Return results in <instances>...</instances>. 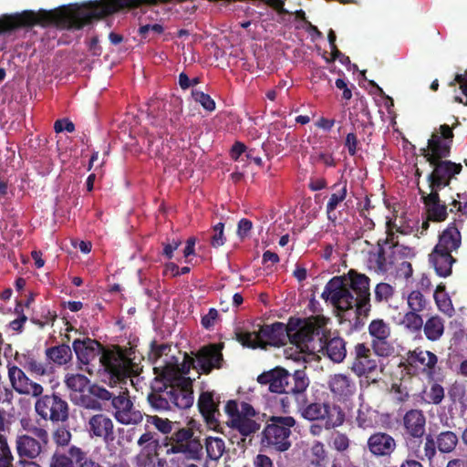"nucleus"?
<instances>
[{
  "label": "nucleus",
  "mask_w": 467,
  "mask_h": 467,
  "mask_svg": "<svg viewBox=\"0 0 467 467\" xmlns=\"http://www.w3.org/2000/svg\"><path fill=\"white\" fill-rule=\"evenodd\" d=\"M407 363L415 372L433 379L437 372L438 357L433 352L419 347L407 353Z\"/></svg>",
  "instance_id": "14"
},
{
  "label": "nucleus",
  "mask_w": 467,
  "mask_h": 467,
  "mask_svg": "<svg viewBox=\"0 0 467 467\" xmlns=\"http://www.w3.org/2000/svg\"><path fill=\"white\" fill-rule=\"evenodd\" d=\"M72 348L78 361L84 365H88L98 357H100L106 349L100 342L89 337L75 339L72 343Z\"/></svg>",
  "instance_id": "22"
},
{
  "label": "nucleus",
  "mask_w": 467,
  "mask_h": 467,
  "mask_svg": "<svg viewBox=\"0 0 467 467\" xmlns=\"http://www.w3.org/2000/svg\"><path fill=\"white\" fill-rule=\"evenodd\" d=\"M328 388L338 401L348 400L356 392V383L350 376L337 373L330 376L327 382Z\"/></svg>",
  "instance_id": "23"
},
{
  "label": "nucleus",
  "mask_w": 467,
  "mask_h": 467,
  "mask_svg": "<svg viewBox=\"0 0 467 467\" xmlns=\"http://www.w3.org/2000/svg\"><path fill=\"white\" fill-rule=\"evenodd\" d=\"M394 295V286L388 283L380 282L374 288V302L376 304L388 303Z\"/></svg>",
  "instance_id": "42"
},
{
  "label": "nucleus",
  "mask_w": 467,
  "mask_h": 467,
  "mask_svg": "<svg viewBox=\"0 0 467 467\" xmlns=\"http://www.w3.org/2000/svg\"><path fill=\"white\" fill-rule=\"evenodd\" d=\"M332 189L337 191L330 195L326 206V213L327 220L335 223L338 218L337 209L348 196L347 181L335 183Z\"/></svg>",
  "instance_id": "28"
},
{
  "label": "nucleus",
  "mask_w": 467,
  "mask_h": 467,
  "mask_svg": "<svg viewBox=\"0 0 467 467\" xmlns=\"http://www.w3.org/2000/svg\"><path fill=\"white\" fill-rule=\"evenodd\" d=\"M227 424L232 430L238 431L244 437L256 433L261 428V424L256 420L241 416H237L236 419L228 420Z\"/></svg>",
  "instance_id": "32"
},
{
  "label": "nucleus",
  "mask_w": 467,
  "mask_h": 467,
  "mask_svg": "<svg viewBox=\"0 0 467 467\" xmlns=\"http://www.w3.org/2000/svg\"><path fill=\"white\" fill-rule=\"evenodd\" d=\"M445 398L444 388L438 382L424 387L420 393L421 401L429 405H440Z\"/></svg>",
  "instance_id": "33"
},
{
  "label": "nucleus",
  "mask_w": 467,
  "mask_h": 467,
  "mask_svg": "<svg viewBox=\"0 0 467 467\" xmlns=\"http://www.w3.org/2000/svg\"><path fill=\"white\" fill-rule=\"evenodd\" d=\"M67 454L75 459L77 467H103L99 462L89 457L87 451L76 445L68 448Z\"/></svg>",
  "instance_id": "37"
},
{
  "label": "nucleus",
  "mask_w": 467,
  "mask_h": 467,
  "mask_svg": "<svg viewBox=\"0 0 467 467\" xmlns=\"http://www.w3.org/2000/svg\"><path fill=\"white\" fill-rule=\"evenodd\" d=\"M438 451H439V449H438V445H437V442H436L434 437L432 435L429 434L425 437V441H424V444H423V454L420 455V454L416 453L415 455H416L417 459L423 461V462L426 461L431 465L433 463Z\"/></svg>",
  "instance_id": "39"
},
{
  "label": "nucleus",
  "mask_w": 467,
  "mask_h": 467,
  "mask_svg": "<svg viewBox=\"0 0 467 467\" xmlns=\"http://www.w3.org/2000/svg\"><path fill=\"white\" fill-rule=\"evenodd\" d=\"M439 452L442 454H450L455 451L459 445V437L456 432L452 431H441L434 437Z\"/></svg>",
  "instance_id": "31"
},
{
  "label": "nucleus",
  "mask_w": 467,
  "mask_h": 467,
  "mask_svg": "<svg viewBox=\"0 0 467 467\" xmlns=\"http://www.w3.org/2000/svg\"><path fill=\"white\" fill-rule=\"evenodd\" d=\"M207 457L213 461H218L225 451V443L219 437H207L205 439Z\"/></svg>",
  "instance_id": "38"
},
{
  "label": "nucleus",
  "mask_w": 467,
  "mask_h": 467,
  "mask_svg": "<svg viewBox=\"0 0 467 467\" xmlns=\"http://www.w3.org/2000/svg\"><path fill=\"white\" fill-rule=\"evenodd\" d=\"M114 427L111 418L101 412L89 417L86 424L87 431L91 438L100 439L106 443L115 440Z\"/></svg>",
  "instance_id": "16"
},
{
  "label": "nucleus",
  "mask_w": 467,
  "mask_h": 467,
  "mask_svg": "<svg viewBox=\"0 0 467 467\" xmlns=\"http://www.w3.org/2000/svg\"><path fill=\"white\" fill-rule=\"evenodd\" d=\"M99 362L110 378L118 381L125 382L128 378L137 374L136 363L119 347L106 348L99 357Z\"/></svg>",
  "instance_id": "9"
},
{
  "label": "nucleus",
  "mask_w": 467,
  "mask_h": 467,
  "mask_svg": "<svg viewBox=\"0 0 467 467\" xmlns=\"http://www.w3.org/2000/svg\"><path fill=\"white\" fill-rule=\"evenodd\" d=\"M191 368H193L196 370V360L195 357L191 353H184L183 360L181 364L177 365V370L180 374L179 376L185 377L187 375ZM171 376H178L176 373L171 374Z\"/></svg>",
  "instance_id": "52"
},
{
  "label": "nucleus",
  "mask_w": 467,
  "mask_h": 467,
  "mask_svg": "<svg viewBox=\"0 0 467 467\" xmlns=\"http://www.w3.org/2000/svg\"><path fill=\"white\" fill-rule=\"evenodd\" d=\"M75 459L57 450L50 459V467H75Z\"/></svg>",
  "instance_id": "49"
},
{
  "label": "nucleus",
  "mask_w": 467,
  "mask_h": 467,
  "mask_svg": "<svg viewBox=\"0 0 467 467\" xmlns=\"http://www.w3.org/2000/svg\"><path fill=\"white\" fill-rule=\"evenodd\" d=\"M156 434L151 431H146L140 435L137 444L143 447V450H147L149 452L155 450L159 446V441L156 439Z\"/></svg>",
  "instance_id": "53"
},
{
  "label": "nucleus",
  "mask_w": 467,
  "mask_h": 467,
  "mask_svg": "<svg viewBox=\"0 0 467 467\" xmlns=\"http://www.w3.org/2000/svg\"><path fill=\"white\" fill-rule=\"evenodd\" d=\"M197 405L207 424L211 428H215L219 422L218 418L221 416L220 397H215L213 391H202L199 396Z\"/></svg>",
  "instance_id": "20"
},
{
  "label": "nucleus",
  "mask_w": 467,
  "mask_h": 467,
  "mask_svg": "<svg viewBox=\"0 0 467 467\" xmlns=\"http://www.w3.org/2000/svg\"><path fill=\"white\" fill-rule=\"evenodd\" d=\"M418 313L409 311L403 317L401 323L411 332H418L423 327V319Z\"/></svg>",
  "instance_id": "46"
},
{
  "label": "nucleus",
  "mask_w": 467,
  "mask_h": 467,
  "mask_svg": "<svg viewBox=\"0 0 467 467\" xmlns=\"http://www.w3.org/2000/svg\"><path fill=\"white\" fill-rule=\"evenodd\" d=\"M164 32V27L158 23H143L140 21L138 33L142 39L150 41L155 36H160Z\"/></svg>",
  "instance_id": "44"
},
{
  "label": "nucleus",
  "mask_w": 467,
  "mask_h": 467,
  "mask_svg": "<svg viewBox=\"0 0 467 467\" xmlns=\"http://www.w3.org/2000/svg\"><path fill=\"white\" fill-rule=\"evenodd\" d=\"M223 348V343H211L195 352L192 351L196 360V371L199 374L209 375L213 369L222 368L224 361Z\"/></svg>",
  "instance_id": "13"
},
{
  "label": "nucleus",
  "mask_w": 467,
  "mask_h": 467,
  "mask_svg": "<svg viewBox=\"0 0 467 467\" xmlns=\"http://www.w3.org/2000/svg\"><path fill=\"white\" fill-rule=\"evenodd\" d=\"M302 410V416L308 420H325L327 416V403L326 402H311L307 404H298Z\"/></svg>",
  "instance_id": "34"
},
{
  "label": "nucleus",
  "mask_w": 467,
  "mask_h": 467,
  "mask_svg": "<svg viewBox=\"0 0 467 467\" xmlns=\"http://www.w3.org/2000/svg\"><path fill=\"white\" fill-rule=\"evenodd\" d=\"M14 460L6 436L0 433V467H14Z\"/></svg>",
  "instance_id": "45"
},
{
  "label": "nucleus",
  "mask_w": 467,
  "mask_h": 467,
  "mask_svg": "<svg viewBox=\"0 0 467 467\" xmlns=\"http://www.w3.org/2000/svg\"><path fill=\"white\" fill-rule=\"evenodd\" d=\"M35 403V411L44 420L52 422H64L69 416V407L66 400L58 393L43 395L36 397Z\"/></svg>",
  "instance_id": "11"
},
{
  "label": "nucleus",
  "mask_w": 467,
  "mask_h": 467,
  "mask_svg": "<svg viewBox=\"0 0 467 467\" xmlns=\"http://www.w3.org/2000/svg\"><path fill=\"white\" fill-rule=\"evenodd\" d=\"M193 436V431L189 428H182L174 431L171 437V440L176 443H186Z\"/></svg>",
  "instance_id": "60"
},
{
  "label": "nucleus",
  "mask_w": 467,
  "mask_h": 467,
  "mask_svg": "<svg viewBox=\"0 0 467 467\" xmlns=\"http://www.w3.org/2000/svg\"><path fill=\"white\" fill-rule=\"evenodd\" d=\"M193 380L189 377L171 376L165 371L162 379L155 378L152 385L159 387L161 395L174 408L187 410L193 404Z\"/></svg>",
  "instance_id": "7"
},
{
  "label": "nucleus",
  "mask_w": 467,
  "mask_h": 467,
  "mask_svg": "<svg viewBox=\"0 0 467 467\" xmlns=\"http://www.w3.org/2000/svg\"><path fill=\"white\" fill-rule=\"evenodd\" d=\"M113 0H97L89 2L84 8L63 7L50 11L25 10L21 13L3 15L0 16V35L11 34L22 27L55 26L62 29L79 30L99 19L114 14Z\"/></svg>",
  "instance_id": "1"
},
{
  "label": "nucleus",
  "mask_w": 467,
  "mask_h": 467,
  "mask_svg": "<svg viewBox=\"0 0 467 467\" xmlns=\"http://www.w3.org/2000/svg\"><path fill=\"white\" fill-rule=\"evenodd\" d=\"M90 385L88 387V394H81L78 400V405L85 409L100 411L102 410V405L99 402L100 399L90 392Z\"/></svg>",
  "instance_id": "47"
},
{
  "label": "nucleus",
  "mask_w": 467,
  "mask_h": 467,
  "mask_svg": "<svg viewBox=\"0 0 467 467\" xmlns=\"http://www.w3.org/2000/svg\"><path fill=\"white\" fill-rule=\"evenodd\" d=\"M296 421L292 416H271L261 432L260 444L263 448L284 452L290 449L291 429Z\"/></svg>",
  "instance_id": "8"
},
{
  "label": "nucleus",
  "mask_w": 467,
  "mask_h": 467,
  "mask_svg": "<svg viewBox=\"0 0 467 467\" xmlns=\"http://www.w3.org/2000/svg\"><path fill=\"white\" fill-rule=\"evenodd\" d=\"M310 326L308 317H290L287 324L278 321L270 325L265 324L257 332H236V339L244 347L254 349L265 348L266 346L280 347L289 341L302 351Z\"/></svg>",
  "instance_id": "4"
},
{
  "label": "nucleus",
  "mask_w": 467,
  "mask_h": 467,
  "mask_svg": "<svg viewBox=\"0 0 467 467\" xmlns=\"http://www.w3.org/2000/svg\"><path fill=\"white\" fill-rule=\"evenodd\" d=\"M182 239L181 238H170L167 237L166 241L162 243L163 250H162V255L171 260L173 257V252L179 248V246L182 244Z\"/></svg>",
  "instance_id": "55"
},
{
  "label": "nucleus",
  "mask_w": 467,
  "mask_h": 467,
  "mask_svg": "<svg viewBox=\"0 0 467 467\" xmlns=\"http://www.w3.org/2000/svg\"><path fill=\"white\" fill-rule=\"evenodd\" d=\"M371 338L370 347L375 355L388 358L394 353V347L390 342L391 327L389 323L382 318L371 320L368 327Z\"/></svg>",
  "instance_id": "12"
},
{
  "label": "nucleus",
  "mask_w": 467,
  "mask_h": 467,
  "mask_svg": "<svg viewBox=\"0 0 467 467\" xmlns=\"http://www.w3.org/2000/svg\"><path fill=\"white\" fill-rule=\"evenodd\" d=\"M161 389L151 384L150 391L147 395V401L150 406L159 412L173 410L175 408L161 395Z\"/></svg>",
  "instance_id": "36"
},
{
  "label": "nucleus",
  "mask_w": 467,
  "mask_h": 467,
  "mask_svg": "<svg viewBox=\"0 0 467 467\" xmlns=\"http://www.w3.org/2000/svg\"><path fill=\"white\" fill-rule=\"evenodd\" d=\"M90 392L102 401H110L112 415L120 424L137 425L142 421L143 415L135 408L127 388L109 391L102 386L92 384Z\"/></svg>",
  "instance_id": "6"
},
{
  "label": "nucleus",
  "mask_w": 467,
  "mask_h": 467,
  "mask_svg": "<svg viewBox=\"0 0 467 467\" xmlns=\"http://www.w3.org/2000/svg\"><path fill=\"white\" fill-rule=\"evenodd\" d=\"M8 378L13 389L21 395L32 397L40 396L44 388L37 382L31 380L17 366H8Z\"/></svg>",
  "instance_id": "17"
},
{
  "label": "nucleus",
  "mask_w": 467,
  "mask_h": 467,
  "mask_svg": "<svg viewBox=\"0 0 467 467\" xmlns=\"http://www.w3.org/2000/svg\"><path fill=\"white\" fill-rule=\"evenodd\" d=\"M147 420L163 434H169L172 431V422L169 419H163L154 415L149 416Z\"/></svg>",
  "instance_id": "54"
},
{
  "label": "nucleus",
  "mask_w": 467,
  "mask_h": 467,
  "mask_svg": "<svg viewBox=\"0 0 467 467\" xmlns=\"http://www.w3.org/2000/svg\"><path fill=\"white\" fill-rule=\"evenodd\" d=\"M213 234L211 237V245L213 247H220L224 244L225 243V236H224V223H216L213 228Z\"/></svg>",
  "instance_id": "57"
},
{
  "label": "nucleus",
  "mask_w": 467,
  "mask_h": 467,
  "mask_svg": "<svg viewBox=\"0 0 467 467\" xmlns=\"http://www.w3.org/2000/svg\"><path fill=\"white\" fill-rule=\"evenodd\" d=\"M311 452L316 458V463L320 465L327 458V451L321 441H316L311 447Z\"/></svg>",
  "instance_id": "64"
},
{
  "label": "nucleus",
  "mask_w": 467,
  "mask_h": 467,
  "mask_svg": "<svg viewBox=\"0 0 467 467\" xmlns=\"http://www.w3.org/2000/svg\"><path fill=\"white\" fill-rule=\"evenodd\" d=\"M349 444L350 441L344 433H337L332 441V447L340 452L347 451L349 448Z\"/></svg>",
  "instance_id": "61"
},
{
  "label": "nucleus",
  "mask_w": 467,
  "mask_h": 467,
  "mask_svg": "<svg viewBox=\"0 0 467 467\" xmlns=\"http://www.w3.org/2000/svg\"><path fill=\"white\" fill-rule=\"evenodd\" d=\"M455 123L451 126L441 124L435 128L428 140L426 148L420 149L421 155L433 168L427 176L430 191L440 192L441 190L449 186L455 175L460 174L462 166L446 160L450 157L453 143V130L459 125L457 117H453Z\"/></svg>",
  "instance_id": "2"
},
{
  "label": "nucleus",
  "mask_w": 467,
  "mask_h": 467,
  "mask_svg": "<svg viewBox=\"0 0 467 467\" xmlns=\"http://www.w3.org/2000/svg\"><path fill=\"white\" fill-rule=\"evenodd\" d=\"M192 97L194 101L200 103L204 109L208 111H213L215 109V102L210 95L197 89H192Z\"/></svg>",
  "instance_id": "51"
},
{
  "label": "nucleus",
  "mask_w": 467,
  "mask_h": 467,
  "mask_svg": "<svg viewBox=\"0 0 467 467\" xmlns=\"http://www.w3.org/2000/svg\"><path fill=\"white\" fill-rule=\"evenodd\" d=\"M136 467H165L166 460L155 458L150 452L141 451L134 459Z\"/></svg>",
  "instance_id": "41"
},
{
  "label": "nucleus",
  "mask_w": 467,
  "mask_h": 467,
  "mask_svg": "<svg viewBox=\"0 0 467 467\" xmlns=\"http://www.w3.org/2000/svg\"><path fill=\"white\" fill-rule=\"evenodd\" d=\"M329 318L321 316L308 317V325L302 352L309 354L320 353L334 363H341L347 357V341L339 336H332L326 326Z\"/></svg>",
  "instance_id": "5"
},
{
  "label": "nucleus",
  "mask_w": 467,
  "mask_h": 467,
  "mask_svg": "<svg viewBox=\"0 0 467 467\" xmlns=\"http://www.w3.org/2000/svg\"><path fill=\"white\" fill-rule=\"evenodd\" d=\"M369 284L368 276L350 269L343 275L332 277L321 296L340 311L355 306L357 316L368 317L371 311Z\"/></svg>",
  "instance_id": "3"
},
{
  "label": "nucleus",
  "mask_w": 467,
  "mask_h": 467,
  "mask_svg": "<svg viewBox=\"0 0 467 467\" xmlns=\"http://www.w3.org/2000/svg\"><path fill=\"white\" fill-rule=\"evenodd\" d=\"M419 193L426 208L428 219L432 222L445 221L448 215L447 205L445 202H441L439 192L431 191L430 193H427L420 188Z\"/></svg>",
  "instance_id": "24"
},
{
  "label": "nucleus",
  "mask_w": 467,
  "mask_h": 467,
  "mask_svg": "<svg viewBox=\"0 0 467 467\" xmlns=\"http://www.w3.org/2000/svg\"><path fill=\"white\" fill-rule=\"evenodd\" d=\"M451 253L437 246H434L431 253L430 263L439 276L447 277L451 275L452 265L456 262Z\"/></svg>",
  "instance_id": "26"
},
{
  "label": "nucleus",
  "mask_w": 467,
  "mask_h": 467,
  "mask_svg": "<svg viewBox=\"0 0 467 467\" xmlns=\"http://www.w3.org/2000/svg\"><path fill=\"white\" fill-rule=\"evenodd\" d=\"M387 227V237L384 240L378 241L379 249L377 253L371 254V261H373L376 265V268L380 272H387L389 270V265L391 264L387 256L384 246L389 245V247H395L397 244L394 243V233L393 230L396 229L397 232L400 234H405L400 227H397L395 223L391 220H389L386 223Z\"/></svg>",
  "instance_id": "21"
},
{
  "label": "nucleus",
  "mask_w": 467,
  "mask_h": 467,
  "mask_svg": "<svg viewBox=\"0 0 467 467\" xmlns=\"http://www.w3.org/2000/svg\"><path fill=\"white\" fill-rule=\"evenodd\" d=\"M310 380L305 369H296L294 373L285 370V394L292 395L298 404L306 403V390Z\"/></svg>",
  "instance_id": "19"
},
{
  "label": "nucleus",
  "mask_w": 467,
  "mask_h": 467,
  "mask_svg": "<svg viewBox=\"0 0 467 467\" xmlns=\"http://www.w3.org/2000/svg\"><path fill=\"white\" fill-rule=\"evenodd\" d=\"M285 368L275 367L265 371L257 377L261 385H268V389L274 393H285Z\"/></svg>",
  "instance_id": "27"
},
{
  "label": "nucleus",
  "mask_w": 467,
  "mask_h": 467,
  "mask_svg": "<svg viewBox=\"0 0 467 467\" xmlns=\"http://www.w3.org/2000/svg\"><path fill=\"white\" fill-rule=\"evenodd\" d=\"M31 435H17L16 439V450L20 460H34L37 458L49 441L48 432L46 429L30 425L25 427Z\"/></svg>",
  "instance_id": "10"
},
{
  "label": "nucleus",
  "mask_w": 467,
  "mask_h": 467,
  "mask_svg": "<svg viewBox=\"0 0 467 467\" xmlns=\"http://www.w3.org/2000/svg\"><path fill=\"white\" fill-rule=\"evenodd\" d=\"M423 331L428 340H439L444 333L443 319L439 316L431 317L424 323Z\"/></svg>",
  "instance_id": "35"
},
{
  "label": "nucleus",
  "mask_w": 467,
  "mask_h": 467,
  "mask_svg": "<svg viewBox=\"0 0 467 467\" xmlns=\"http://www.w3.org/2000/svg\"><path fill=\"white\" fill-rule=\"evenodd\" d=\"M49 364L62 367L70 363L73 358L72 348L67 344H59L45 350Z\"/></svg>",
  "instance_id": "30"
},
{
  "label": "nucleus",
  "mask_w": 467,
  "mask_h": 467,
  "mask_svg": "<svg viewBox=\"0 0 467 467\" xmlns=\"http://www.w3.org/2000/svg\"><path fill=\"white\" fill-rule=\"evenodd\" d=\"M359 141L356 133L349 132L346 136L345 140V147L348 149V154L350 156H355L358 150Z\"/></svg>",
  "instance_id": "62"
},
{
  "label": "nucleus",
  "mask_w": 467,
  "mask_h": 467,
  "mask_svg": "<svg viewBox=\"0 0 467 467\" xmlns=\"http://www.w3.org/2000/svg\"><path fill=\"white\" fill-rule=\"evenodd\" d=\"M24 367L29 372L38 376H44L47 373L46 366L32 357H27L26 358Z\"/></svg>",
  "instance_id": "56"
},
{
  "label": "nucleus",
  "mask_w": 467,
  "mask_h": 467,
  "mask_svg": "<svg viewBox=\"0 0 467 467\" xmlns=\"http://www.w3.org/2000/svg\"><path fill=\"white\" fill-rule=\"evenodd\" d=\"M219 319V312L216 308L212 307L209 309L208 313L202 316L201 325L206 330H212L217 320Z\"/></svg>",
  "instance_id": "58"
},
{
  "label": "nucleus",
  "mask_w": 467,
  "mask_h": 467,
  "mask_svg": "<svg viewBox=\"0 0 467 467\" xmlns=\"http://www.w3.org/2000/svg\"><path fill=\"white\" fill-rule=\"evenodd\" d=\"M426 416L420 409H410L402 418L405 433L414 439H421L426 432Z\"/></svg>",
  "instance_id": "25"
},
{
  "label": "nucleus",
  "mask_w": 467,
  "mask_h": 467,
  "mask_svg": "<svg viewBox=\"0 0 467 467\" xmlns=\"http://www.w3.org/2000/svg\"><path fill=\"white\" fill-rule=\"evenodd\" d=\"M462 244V235L455 223H451L439 236L438 244L435 245L442 250L457 251Z\"/></svg>",
  "instance_id": "29"
},
{
  "label": "nucleus",
  "mask_w": 467,
  "mask_h": 467,
  "mask_svg": "<svg viewBox=\"0 0 467 467\" xmlns=\"http://www.w3.org/2000/svg\"><path fill=\"white\" fill-rule=\"evenodd\" d=\"M66 386L72 391L84 392L90 386L89 379L83 374L67 375L65 379Z\"/></svg>",
  "instance_id": "43"
},
{
  "label": "nucleus",
  "mask_w": 467,
  "mask_h": 467,
  "mask_svg": "<svg viewBox=\"0 0 467 467\" xmlns=\"http://www.w3.org/2000/svg\"><path fill=\"white\" fill-rule=\"evenodd\" d=\"M53 440L57 446H67L70 442L71 433L66 428L59 427L54 431Z\"/></svg>",
  "instance_id": "59"
},
{
  "label": "nucleus",
  "mask_w": 467,
  "mask_h": 467,
  "mask_svg": "<svg viewBox=\"0 0 467 467\" xmlns=\"http://www.w3.org/2000/svg\"><path fill=\"white\" fill-rule=\"evenodd\" d=\"M183 450L187 458L199 460L202 456V446L199 441L192 438L186 443H183Z\"/></svg>",
  "instance_id": "50"
},
{
  "label": "nucleus",
  "mask_w": 467,
  "mask_h": 467,
  "mask_svg": "<svg viewBox=\"0 0 467 467\" xmlns=\"http://www.w3.org/2000/svg\"><path fill=\"white\" fill-rule=\"evenodd\" d=\"M351 355L354 358L350 368L357 376H368L377 369L378 362L365 343H358Z\"/></svg>",
  "instance_id": "18"
},
{
  "label": "nucleus",
  "mask_w": 467,
  "mask_h": 467,
  "mask_svg": "<svg viewBox=\"0 0 467 467\" xmlns=\"http://www.w3.org/2000/svg\"><path fill=\"white\" fill-rule=\"evenodd\" d=\"M252 228L253 223L249 219L243 218L238 223L236 234L241 240H244L249 236Z\"/></svg>",
  "instance_id": "63"
},
{
  "label": "nucleus",
  "mask_w": 467,
  "mask_h": 467,
  "mask_svg": "<svg viewBox=\"0 0 467 467\" xmlns=\"http://www.w3.org/2000/svg\"><path fill=\"white\" fill-rule=\"evenodd\" d=\"M366 448L377 459H389L397 449V441L392 435L379 431L368 438Z\"/></svg>",
  "instance_id": "15"
},
{
  "label": "nucleus",
  "mask_w": 467,
  "mask_h": 467,
  "mask_svg": "<svg viewBox=\"0 0 467 467\" xmlns=\"http://www.w3.org/2000/svg\"><path fill=\"white\" fill-rule=\"evenodd\" d=\"M325 420L327 429L339 427L345 421V412L338 405L331 406L327 403V416Z\"/></svg>",
  "instance_id": "40"
},
{
  "label": "nucleus",
  "mask_w": 467,
  "mask_h": 467,
  "mask_svg": "<svg viewBox=\"0 0 467 467\" xmlns=\"http://www.w3.org/2000/svg\"><path fill=\"white\" fill-rule=\"evenodd\" d=\"M407 303L410 309V311L421 312L425 309L427 301L421 292L415 290L408 296Z\"/></svg>",
  "instance_id": "48"
}]
</instances>
